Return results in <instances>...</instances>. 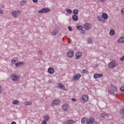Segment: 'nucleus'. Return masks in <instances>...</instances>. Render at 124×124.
<instances>
[{
	"mask_svg": "<svg viewBox=\"0 0 124 124\" xmlns=\"http://www.w3.org/2000/svg\"><path fill=\"white\" fill-rule=\"evenodd\" d=\"M117 64H118L117 63V62H116V61L113 60L108 64V66L109 68H114V67H116V66H117Z\"/></svg>",
	"mask_w": 124,
	"mask_h": 124,
	"instance_id": "2",
	"label": "nucleus"
},
{
	"mask_svg": "<svg viewBox=\"0 0 124 124\" xmlns=\"http://www.w3.org/2000/svg\"><path fill=\"white\" fill-rule=\"evenodd\" d=\"M51 10L49 8H43L41 10L38 11V13H48V12H50Z\"/></svg>",
	"mask_w": 124,
	"mask_h": 124,
	"instance_id": "7",
	"label": "nucleus"
},
{
	"mask_svg": "<svg viewBox=\"0 0 124 124\" xmlns=\"http://www.w3.org/2000/svg\"><path fill=\"white\" fill-rule=\"evenodd\" d=\"M12 103L15 105H17V104H19V101L15 100L12 102Z\"/></svg>",
	"mask_w": 124,
	"mask_h": 124,
	"instance_id": "27",
	"label": "nucleus"
},
{
	"mask_svg": "<svg viewBox=\"0 0 124 124\" xmlns=\"http://www.w3.org/2000/svg\"><path fill=\"white\" fill-rule=\"evenodd\" d=\"M120 113L121 115H124V108L123 109H120Z\"/></svg>",
	"mask_w": 124,
	"mask_h": 124,
	"instance_id": "32",
	"label": "nucleus"
},
{
	"mask_svg": "<svg viewBox=\"0 0 124 124\" xmlns=\"http://www.w3.org/2000/svg\"><path fill=\"white\" fill-rule=\"evenodd\" d=\"M61 89H62V90H63L64 91H65L66 90V88H65V87H64V85L62 84V86H61Z\"/></svg>",
	"mask_w": 124,
	"mask_h": 124,
	"instance_id": "34",
	"label": "nucleus"
},
{
	"mask_svg": "<svg viewBox=\"0 0 124 124\" xmlns=\"http://www.w3.org/2000/svg\"><path fill=\"white\" fill-rule=\"evenodd\" d=\"M120 90L121 91V92L124 93V87L123 86L121 88H120Z\"/></svg>",
	"mask_w": 124,
	"mask_h": 124,
	"instance_id": "43",
	"label": "nucleus"
},
{
	"mask_svg": "<svg viewBox=\"0 0 124 124\" xmlns=\"http://www.w3.org/2000/svg\"><path fill=\"white\" fill-rule=\"evenodd\" d=\"M101 1H102V2H106V0H101Z\"/></svg>",
	"mask_w": 124,
	"mask_h": 124,
	"instance_id": "49",
	"label": "nucleus"
},
{
	"mask_svg": "<svg viewBox=\"0 0 124 124\" xmlns=\"http://www.w3.org/2000/svg\"><path fill=\"white\" fill-rule=\"evenodd\" d=\"M26 1L22 0L21 1L20 4H21V5H24V4H26Z\"/></svg>",
	"mask_w": 124,
	"mask_h": 124,
	"instance_id": "33",
	"label": "nucleus"
},
{
	"mask_svg": "<svg viewBox=\"0 0 124 124\" xmlns=\"http://www.w3.org/2000/svg\"><path fill=\"white\" fill-rule=\"evenodd\" d=\"M66 12L68 14L70 15L72 13V10L71 9H68L66 10Z\"/></svg>",
	"mask_w": 124,
	"mask_h": 124,
	"instance_id": "28",
	"label": "nucleus"
},
{
	"mask_svg": "<svg viewBox=\"0 0 124 124\" xmlns=\"http://www.w3.org/2000/svg\"><path fill=\"white\" fill-rule=\"evenodd\" d=\"M102 17L103 18V19L107 20V19H108V15H107L106 13H103L102 15Z\"/></svg>",
	"mask_w": 124,
	"mask_h": 124,
	"instance_id": "20",
	"label": "nucleus"
},
{
	"mask_svg": "<svg viewBox=\"0 0 124 124\" xmlns=\"http://www.w3.org/2000/svg\"><path fill=\"white\" fill-rule=\"evenodd\" d=\"M82 72L83 73H89V71L87 70H82Z\"/></svg>",
	"mask_w": 124,
	"mask_h": 124,
	"instance_id": "39",
	"label": "nucleus"
},
{
	"mask_svg": "<svg viewBox=\"0 0 124 124\" xmlns=\"http://www.w3.org/2000/svg\"><path fill=\"white\" fill-rule=\"evenodd\" d=\"M44 119L45 120V121H46V122H48L50 120V117H49L48 115H45L44 117Z\"/></svg>",
	"mask_w": 124,
	"mask_h": 124,
	"instance_id": "24",
	"label": "nucleus"
},
{
	"mask_svg": "<svg viewBox=\"0 0 124 124\" xmlns=\"http://www.w3.org/2000/svg\"><path fill=\"white\" fill-rule=\"evenodd\" d=\"M62 83H58V84H57V87H58V88H59V89H60V88H61L62 87Z\"/></svg>",
	"mask_w": 124,
	"mask_h": 124,
	"instance_id": "40",
	"label": "nucleus"
},
{
	"mask_svg": "<svg viewBox=\"0 0 124 124\" xmlns=\"http://www.w3.org/2000/svg\"><path fill=\"white\" fill-rule=\"evenodd\" d=\"M68 108V104H65L62 106V109H63L64 111H67Z\"/></svg>",
	"mask_w": 124,
	"mask_h": 124,
	"instance_id": "16",
	"label": "nucleus"
},
{
	"mask_svg": "<svg viewBox=\"0 0 124 124\" xmlns=\"http://www.w3.org/2000/svg\"><path fill=\"white\" fill-rule=\"evenodd\" d=\"M72 19L74 21H78V16L74 15L72 16Z\"/></svg>",
	"mask_w": 124,
	"mask_h": 124,
	"instance_id": "19",
	"label": "nucleus"
},
{
	"mask_svg": "<svg viewBox=\"0 0 124 124\" xmlns=\"http://www.w3.org/2000/svg\"><path fill=\"white\" fill-rule=\"evenodd\" d=\"M11 78L14 82H17L20 80V76L15 74H12L11 76Z\"/></svg>",
	"mask_w": 124,
	"mask_h": 124,
	"instance_id": "4",
	"label": "nucleus"
},
{
	"mask_svg": "<svg viewBox=\"0 0 124 124\" xmlns=\"http://www.w3.org/2000/svg\"><path fill=\"white\" fill-rule=\"evenodd\" d=\"M18 62V58L16 57L13 58L11 60L12 64H16V62Z\"/></svg>",
	"mask_w": 124,
	"mask_h": 124,
	"instance_id": "13",
	"label": "nucleus"
},
{
	"mask_svg": "<svg viewBox=\"0 0 124 124\" xmlns=\"http://www.w3.org/2000/svg\"><path fill=\"white\" fill-rule=\"evenodd\" d=\"M1 86H0V93H1Z\"/></svg>",
	"mask_w": 124,
	"mask_h": 124,
	"instance_id": "51",
	"label": "nucleus"
},
{
	"mask_svg": "<svg viewBox=\"0 0 124 124\" xmlns=\"http://www.w3.org/2000/svg\"><path fill=\"white\" fill-rule=\"evenodd\" d=\"M86 120V119L85 118H82L81 121V124H85V121Z\"/></svg>",
	"mask_w": 124,
	"mask_h": 124,
	"instance_id": "38",
	"label": "nucleus"
},
{
	"mask_svg": "<svg viewBox=\"0 0 124 124\" xmlns=\"http://www.w3.org/2000/svg\"><path fill=\"white\" fill-rule=\"evenodd\" d=\"M87 42L89 44H92L93 43V41L92 40V39L88 38L87 40Z\"/></svg>",
	"mask_w": 124,
	"mask_h": 124,
	"instance_id": "30",
	"label": "nucleus"
},
{
	"mask_svg": "<svg viewBox=\"0 0 124 124\" xmlns=\"http://www.w3.org/2000/svg\"><path fill=\"white\" fill-rule=\"evenodd\" d=\"M77 29L78 30H79V31H81V30H83V26H77Z\"/></svg>",
	"mask_w": 124,
	"mask_h": 124,
	"instance_id": "31",
	"label": "nucleus"
},
{
	"mask_svg": "<svg viewBox=\"0 0 124 124\" xmlns=\"http://www.w3.org/2000/svg\"><path fill=\"white\" fill-rule=\"evenodd\" d=\"M48 72L49 74H54L55 73V70L52 67H49L48 68Z\"/></svg>",
	"mask_w": 124,
	"mask_h": 124,
	"instance_id": "15",
	"label": "nucleus"
},
{
	"mask_svg": "<svg viewBox=\"0 0 124 124\" xmlns=\"http://www.w3.org/2000/svg\"><path fill=\"white\" fill-rule=\"evenodd\" d=\"M84 29L85 30H86V31H89L91 30L92 28V25H91V24L85 23L84 24Z\"/></svg>",
	"mask_w": 124,
	"mask_h": 124,
	"instance_id": "9",
	"label": "nucleus"
},
{
	"mask_svg": "<svg viewBox=\"0 0 124 124\" xmlns=\"http://www.w3.org/2000/svg\"><path fill=\"white\" fill-rule=\"evenodd\" d=\"M21 14V11L16 10L13 11L12 12V15L14 18H17V17L19 16V15Z\"/></svg>",
	"mask_w": 124,
	"mask_h": 124,
	"instance_id": "3",
	"label": "nucleus"
},
{
	"mask_svg": "<svg viewBox=\"0 0 124 124\" xmlns=\"http://www.w3.org/2000/svg\"><path fill=\"white\" fill-rule=\"evenodd\" d=\"M121 13L124 16V8H122L121 11Z\"/></svg>",
	"mask_w": 124,
	"mask_h": 124,
	"instance_id": "37",
	"label": "nucleus"
},
{
	"mask_svg": "<svg viewBox=\"0 0 124 124\" xmlns=\"http://www.w3.org/2000/svg\"><path fill=\"white\" fill-rule=\"evenodd\" d=\"M71 100H72V101H74V102H77V100L76 99V98H73L71 99Z\"/></svg>",
	"mask_w": 124,
	"mask_h": 124,
	"instance_id": "42",
	"label": "nucleus"
},
{
	"mask_svg": "<svg viewBox=\"0 0 124 124\" xmlns=\"http://www.w3.org/2000/svg\"><path fill=\"white\" fill-rule=\"evenodd\" d=\"M108 116V114L107 113H103L101 114V118H105V117H107Z\"/></svg>",
	"mask_w": 124,
	"mask_h": 124,
	"instance_id": "26",
	"label": "nucleus"
},
{
	"mask_svg": "<svg viewBox=\"0 0 124 124\" xmlns=\"http://www.w3.org/2000/svg\"><path fill=\"white\" fill-rule=\"evenodd\" d=\"M75 122L73 120H69L67 121L66 123H64V124H73Z\"/></svg>",
	"mask_w": 124,
	"mask_h": 124,
	"instance_id": "18",
	"label": "nucleus"
},
{
	"mask_svg": "<svg viewBox=\"0 0 124 124\" xmlns=\"http://www.w3.org/2000/svg\"><path fill=\"white\" fill-rule=\"evenodd\" d=\"M82 55H83V53H82V52H81L80 51L77 52L75 54L76 60H79L80 59V58H81V57H82Z\"/></svg>",
	"mask_w": 124,
	"mask_h": 124,
	"instance_id": "10",
	"label": "nucleus"
},
{
	"mask_svg": "<svg viewBox=\"0 0 124 124\" xmlns=\"http://www.w3.org/2000/svg\"><path fill=\"white\" fill-rule=\"evenodd\" d=\"M23 64H24V62H18L15 64V66L16 67H19L21 65H23Z\"/></svg>",
	"mask_w": 124,
	"mask_h": 124,
	"instance_id": "17",
	"label": "nucleus"
},
{
	"mask_svg": "<svg viewBox=\"0 0 124 124\" xmlns=\"http://www.w3.org/2000/svg\"><path fill=\"white\" fill-rule=\"evenodd\" d=\"M118 43H124V36L121 37L117 40Z\"/></svg>",
	"mask_w": 124,
	"mask_h": 124,
	"instance_id": "14",
	"label": "nucleus"
},
{
	"mask_svg": "<svg viewBox=\"0 0 124 124\" xmlns=\"http://www.w3.org/2000/svg\"><path fill=\"white\" fill-rule=\"evenodd\" d=\"M81 31V34H85V33H86V31H85V30H83V29H82Z\"/></svg>",
	"mask_w": 124,
	"mask_h": 124,
	"instance_id": "44",
	"label": "nucleus"
},
{
	"mask_svg": "<svg viewBox=\"0 0 124 124\" xmlns=\"http://www.w3.org/2000/svg\"><path fill=\"white\" fill-rule=\"evenodd\" d=\"M38 0H32L33 2L36 3Z\"/></svg>",
	"mask_w": 124,
	"mask_h": 124,
	"instance_id": "48",
	"label": "nucleus"
},
{
	"mask_svg": "<svg viewBox=\"0 0 124 124\" xmlns=\"http://www.w3.org/2000/svg\"><path fill=\"white\" fill-rule=\"evenodd\" d=\"M47 122H46V121L44 120L43 122L41 123V124H46Z\"/></svg>",
	"mask_w": 124,
	"mask_h": 124,
	"instance_id": "45",
	"label": "nucleus"
},
{
	"mask_svg": "<svg viewBox=\"0 0 124 124\" xmlns=\"http://www.w3.org/2000/svg\"><path fill=\"white\" fill-rule=\"evenodd\" d=\"M108 92H109V93H110L111 94H112V95H115V93H114L113 91H111V90H108Z\"/></svg>",
	"mask_w": 124,
	"mask_h": 124,
	"instance_id": "36",
	"label": "nucleus"
},
{
	"mask_svg": "<svg viewBox=\"0 0 124 124\" xmlns=\"http://www.w3.org/2000/svg\"><path fill=\"white\" fill-rule=\"evenodd\" d=\"M103 75L101 74H95L93 75L94 79H97L98 78H102Z\"/></svg>",
	"mask_w": 124,
	"mask_h": 124,
	"instance_id": "11",
	"label": "nucleus"
},
{
	"mask_svg": "<svg viewBox=\"0 0 124 124\" xmlns=\"http://www.w3.org/2000/svg\"><path fill=\"white\" fill-rule=\"evenodd\" d=\"M78 13H79V11L78 10V9H74L73 11V13L74 15H77V14H78Z\"/></svg>",
	"mask_w": 124,
	"mask_h": 124,
	"instance_id": "22",
	"label": "nucleus"
},
{
	"mask_svg": "<svg viewBox=\"0 0 124 124\" xmlns=\"http://www.w3.org/2000/svg\"><path fill=\"white\" fill-rule=\"evenodd\" d=\"M67 56L69 58H73V56H74V51H69L67 53Z\"/></svg>",
	"mask_w": 124,
	"mask_h": 124,
	"instance_id": "12",
	"label": "nucleus"
},
{
	"mask_svg": "<svg viewBox=\"0 0 124 124\" xmlns=\"http://www.w3.org/2000/svg\"><path fill=\"white\" fill-rule=\"evenodd\" d=\"M52 34L53 35H57V34H58V31H53V32H52Z\"/></svg>",
	"mask_w": 124,
	"mask_h": 124,
	"instance_id": "35",
	"label": "nucleus"
},
{
	"mask_svg": "<svg viewBox=\"0 0 124 124\" xmlns=\"http://www.w3.org/2000/svg\"><path fill=\"white\" fill-rule=\"evenodd\" d=\"M86 124H97L93 117H90L86 120Z\"/></svg>",
	"mask_w": 124,
	"mask_h": 124,
	"instance_id": "1",
	"label": "nucleus"
},
{
	"mask_svg": "<svg viewBox=\"0 0 124 124\" xmlns=\"http://www.w3.org/2000/svg\"><path fill=\"white\" fill-rule=\"evenodd\" d=\"M60 103H61V100L60 99H56L52 101L51 105L52 106H57V105H59Z\"/></svg>",
	"mask_w": 124,
	"mask_h": 124,
	"instance_id": "5",
	"label": "nucleus"
},
{
	"mask_svg": "<svg viewBox=\"0 0 124 124\" xmlns=\"http://www.w3.org/2000/svg\"><path fill=\"white\" fill-rule=\"evenodd\" d=\"M111 87L114 92H117V88L115 86L111 85Z\"/></svg>",
	"mask_w": 124,
	"mask_h": 124,
	"instance_id": "29",
	"label": "nucleus"
},
{
	"mask_svg": "<svg viewBox=\"0 0 124 124\" xmlns=\"http://www.w3.org/2000/svg\"><path fill=\"white\" fill-rule=\"evenodd\" d=\"M109 34L110 35H115V31L114 30H110L109 31Z\"/></svg>",
	"mask_w": 124,
	"mask_h": 124,
	"instance_id": "25",
	"label": "nucleus"
},
{
	"mask_svg": "<svg viewBox=\"0 0 124 124\" xmlns=\"http://www.w3.org/2000/svg\"><path fill=\"white\" fill-rule=\"evenodd\" d=\"M38 54L40 55H42V51L41 50H39L38 52Z\"/></svg>",
	"mask_w": 124,
	"mask_h": 124,
	"instance_id": "47",
	"label": "nucleus"
},
{
	"mask_svg": "<svg viewBox=\"0 0 124 124\" xmlns=\"http://www.w3.org/2000/svg\"><path fill=\"white\" fill-rule=\"evenodd\" d=\"M24 104H25V105H27V106L31 105V104H32V103L31 101H26V102H25Z\"/></svg>",
	"mask_w": 124,
	"mask_h": 124,
	"instance_id": "23",
	"label": "nucleus"
},
{
	"mask_svg": "<svg viewBox=\"0 0 124 124\" xmlns=\"http://www.w3.org/2000/svg\"><path fill=\"white\" fill-rule=\"evenodd\" d=\"M3 10H1V9H0V14H3Z\"/></svg>",
	"mask_w": 124,
	"mask_h": 124,
	"instance_id": "46",
	"label": "nucleus"
},
{
	"mask_svg": "<svg viewBox=\"0 0 124 124\" xmlns=\"http://www.w3.org/2000/svg\"><path fill=\"white\" fill-rule=\"evenodd\" d=\"M82 102L85 103V102H87L88 100H89V96L88 95L84 94L82 96L81 98Z\"/></svg>",
	"mask_w": 124,
	"mask_h": 124,
	"instance_id": "8",
	"label": "nucleus"
},
{
	"mask_svg": "<svg viewBox=\"0 0 124 124\" xmlns=\"http://www.w3.org/2000/svg\"><path fill=\"white\" fill-rule=\"evenodd\" d=\"M11 124H16V122H13L11 123Z\"/></svg>",
	"mask_w": 124,
	"mask_h": 124,
	"instance_id": "50",
	"label": "nucleus"
},
{
	"mask_svg": "<svg viewBox=\"0 0 124 124\" xmlns=\"http://www.w3.org/2000/svg\"><path fill=\"white\" fill-rule=\"evenodd\" d=\"M97 20L98 21H100V22H102L103 23L104 22V20L102 19V16H99L97 17Z\"/></svg>",
	"mask_w": 124,
	"mask_h": 124,
	"instance_id": "21",
	"label": "nucleus"
},
{
	"mask_svg": "<svg viewBox=\"0 0 124 124\" xmlns=\"http://www.w3.org/2000/svg\"><path fill=\"white\" fill-rule=\"evenodd\" d=\"M0 124H1V123H0Z\"/></svg>",
	"mask_w": 124,
	"mask_h": 124,
	"instance_id": "52",
	"label": "nucleus"
},
{
	"mask_svg": "<svg viewBox=\"0 0 124 124\" xmlns=\"http://www.w3.org/2000/svg\"><path fill=\"white\" fill-rule=\"evenodd\" d=\"M68 29L70 31H73V29L71 27H68Z\"/></svg>",
	"mask_w": 124,
	"mask_h": 124,
	"instance_id": "41",
	"label": "nucleus"
},
{
	"mask_svg": "<svg viewBox=\"0 0 124 124\" xmlns=\"http://www.w3.org/2000/svg\"><path fill=\"white\" fill-rule=\"evenodd\" d=\"M81 75L79 73L75 75L73 78V81H78L79 78H81Z\"/></svg>",
	"mask_w": 124,
	"mask_h": 124,
	"instance_id": "6",
	"label": "nucleus"
}]
</instances>
